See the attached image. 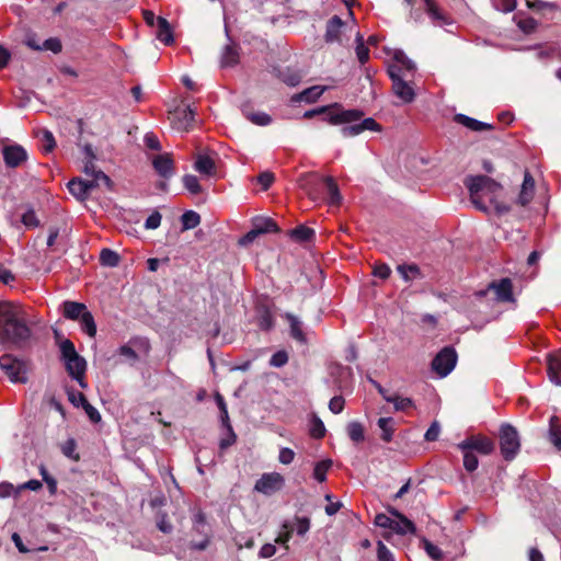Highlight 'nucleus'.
I'll return each instance as SVG.
<instances>
[{"instance_id": "f257e3e1", "label": "nucleus", "mask_w": 561, "mask_h": 561, "mask_svg": "<svg viewBox=\"0 0 561 561\" xmlns=\"http://www.w3.org/2000/svg\"><path fill=\"white\" fill-rule=\"evenodd\" d=\"M25 308L12 301H0V343L16 346L26 344L32 337Z\"/></svg>"}, {"instance_id": "f03ea898", "label": "nucleus", "mask_w": 561, "mask_h": 561, "mask_svg": "<svg viewBox=\"0 0 561 561\" xmlns=\"http://www.w3.org/2000/svg\"><path fill=\"white\" fill-rule=\"evenodd\" d=\"M465 185L468 187L470 201L477 209L483 213H489L491 208L497 213L507 210L497 202L502 186L493 179L485 175L469 176L465 180Z\"/></svg>"}, {"instance_id": "7ed1b4c3", "label": "nucleus", "mask_w": 561, "mask_h": 561, "mask_svg": "<svg viewBox=\"0 0 561 561\" xmlns=\"http://www.w3.org/2000/svg\"><path fill=\"white\" fill-rule=\"evenodd\" d=\"M59 351L69 376L78 381L81 388H87L88 385L84 380L87 362L77 353L75 344L68 339L61 340L59 342Z\"/></svg>"}, {"instance_id": "20e7f679", "label": "nucleus", "mask_w": 561, "mask_h": 561, "mask_svg": "<svg viewBox=\"0 0 561 561\" xmlns=\"http://www.w3.org/2000/svg\"><path fill=\"white\" fill-rule=\"evenodd\" d=\"M101 185L111 186V179L105 173H100L96 180L73 179L68 183V188L77 199L84 201L94 188Z\"/></svg>"}, {"instance_id": "39448f33", "label": "nucleus", "mask_w": 561, "mask_h": 561, "mask_svg": "<svg viewBox=\"0 0 561 561\" xmlns=\"http://www.w3.org/2000/svg\"><path fill=\"white\" fill-rule=\"evenodd\" d=\"M500 448L505 460H513L520 449V440L515 427L503 424L500 428Z\"/></svg>"}, {"instance_id": "423d86ee", "label": "nucleus", "mask_w": 561, "mask_h": 561, "mask_svg": "<svg viewBox=\"0 0 561 561\" xmlns=\"http://www.w3.org/2000/svg\"><path fill=\"white\" fill-rule=\"evenodd\" d=\"M397 519L391 518L386 514H377L375 517V525L381 528H388L399 535L414 534L415 526L401 513H396Z\"/></svg>"}, {"instance_id": "0eeeda50", "label": "nucleus", "mask_w": 561, "mask_h": 561, "mask_svg": "<svg viewBox=\"0 0 561 561\" xmlns=\"http://www.w3.org/2000/svg\"><path fill=\"white\" fill-rule=\"evenodd\" d=\"M329 107L323 114L324 121L331 125L355 123L362 119L364 113L359 110H343L339 103L327 105Z\"/></svg>"}, {"instance_id": "6e6552de", "label": "nucleus", "mask_w": 561, "mask_h": 561, "mask_svg": "<svg viewBox=\"0 0 561 561\" xmlns=\"http://www.w3.org/2000/svg\"><path fill=\"white\" fill-rule=\"evenodd\" d=\"M388 73L390 79L392 80L393 93L403 103H411L415 98V92L413 87L403 78V75L401 73V68H399L396 65H390L388 68Z\"/></svg>"}, {"instance_id": "1a4fd4ad", "label": "nucleus", "mask_w": 561, "mask_h": 561, "mask_svg": "<svg viewBox=\"0 0 561 561\" xmlns=\"http://www.w3.org/2000/svg\"><path fill=\"white\" fill-rule=\"evenodd\" d=\"M0 368L12 382H26V363L13 355L5 354L0 357Z\"/></svg>"}, {"instance_id": "9d476101", "label": "nucleus", "mask_w": 561, "mask_h": 561, "mask_svg": "<svg viewBox=\"0 0 561 561\" xmlns=\"http://www.w3.org/2000/svg\"><path fill=\"white\" fill-rule=\"evenodd\" d=\"M457 363V354L451 347H444L432 360V369L439 376L446 377Z\"/></svg>"}, {"instance_id": "9b49d317", "label": "nucleus", "mask_w": 561, "mask_h": 561, "mask_svg": "<svg viewBox=\"0 0 561 561\" xmlns=\"http://www.w3.org/2000/svg\"><path fill=\"white\" fill-rule=\"evenodd\" d=\"M457 447L459 449H469L470 451H477L481 455H490L494 450V443L492 439L482 435H472L460 442Z\"/></svg>"}, {"instance_id": "f8f14e48", "label": "nucleus", "mask_w": 561, "mask_h": 561, "mask_svg": "<svg viewBox=\"0 0 561 561\" xmlns=\"http://www.w3.org/2000/svg\"><path fill=\"white\" fill-rule=\"evenodd\" d=\"M195 112L190 106H176L170 112L171 125L180 131H187L194 121Z\"/></svg>"}, {"instance_id": "ddd939ff", "label": "nucleus", "mask_w": 561, "mask_h": 561, "mask_svg": "<svg viewBox=\"0 0 561 561\" xmlns=\"http://www.w3.org/2000/svg\"><path fill=\"white\" fill-rule=\"evenodd\" d=\"M285 480L280 473H264L255 483L254 489L265 495H271L284 486Z\"/></svg>"}, {"instance_id": "4468645a", "label": "nucleus", "mask_w": 561, "mask_h": 561, "mask_svg": "<svg viewBox=\"0 0 561 561\" xmlns=\"http://www.w3.org/2000/svg\"><path fill=\"white\" fill-rule=\"evenodd\" d=\"M299 187L312 199H320V184L323 182V178H320L317 173H304L298 179Z\"/></svg>"}, {"instance_id": "2eb2a0df", "label": "nucleus", "mask_w": 561, "mask_h": 561, "mask_svg": "<svg viewBox=\"0 0 561 561\" xmlns=\"http://www.w3.org/2000/svg\"><path fill=\"white\" fill-rule=\"evenodd\" d=\"M151 162L154 171L164 180H169L174 175L175 168L170 153L156 154L152 157Z\"/></svg>"}, {"instance_id": "dca6fc26", "label": "nucleus", "mask_w": 561, "mask_h": 561, "mask_svg": "<svg viewBox=\"0 0 561 561\" xmlns=\"http://www.w3.org/2000/svg\"><path fill=\"white\" fill-rule=\"evenodd\" d=\"M2 153L5 164L10 168H16L27 159L26 150L20 145L5 146Z\"/></svg>"}, {"instance_id": "f3484780", "label": "nucleus", "mask_w": 561, "mask_h": 561, "mask_svg": "<svg viewBox=\"0 0 561 561\" xmlns=\"http://www.w3.org/2000/svg\"><path fill=\"white\" fill-rule=\"evenodd\" d=\"M489 290L495 294V298L502 302H511L513 298V284L510 278H502L499 282H492L488 286Z\"/></svg>"}, {"instance_id": "a211bd4d", "label": "nucleus", "mask_w": 561, "mask_h": 561, "mask_svg": "<svg viewBox=\"0 0 561 561\" xmlns=\"http://www.w3.org/2000/svg\"><path fill=\"white\" fill-rule=\"evenodd\" d=\"M365 130L378 131L380 130V126L376 123L374 118L368 117L357 124L350 123V125L344 126L341 129V134L343 137L348 138L357 136Z\"/></svg>"}, {"instance_id": "6ab92c4d", "label": "nucleus", "mask_w": 561, "mask_h": 561, "mask_svg": "<svg viewBox=\"0 0 561 561\" xmlns=\"http://www.w3.org/2000/svg\"><path fill=\"white\" fill-rule=\"evenodd\" d=\"M194 529L203 535V539L199 541H191V548L194 550H205L208 546V526L205 520L203 513L198 512L194 516Z\"/></svg>"}, {"instance_id": "aec40b11", "label": "nucleus", "mask_w": 561, "mask_h": 561, "mask_svg": "<svg viewBox=\"0 0 561 561\" xmlns=\"http://www.w3.org/2000/svg\"><path fill=\"white\" fill-rule=\"evenodd\" d=\"M547 367L550 381L561 386V350L547 355Z\"/></svg>"}, {"instance_id": "412c9836", "label": "nucleus", "mask_w": 561, "mask_h": 561, "mask_svg": "<svg viewBox=\"0 0 561 561\" xmlns=\"http://www.w3.org/2000/svg\"><path fill=\"white\" fill-rule=\"evenodd\" d=\"M61 311L66 319L78 321L88 311V308L82 302L66 300L61 305Z\"/></svg>"}, {"instance_id": "4be33fe9", "label": "nucleus", "mask_w": 561, "mask_h": 561, "mask_svg": "<svg viewBox=\"0 0 561 561\" xmlns=\"http://www.w3.org/2000/svg\"><path fill=\"white\" fill-rule=\"evenodd\" d=\"M425 11L431 18L432 22L436 26H444L451 24V21L448 16H446L435 4L433 0H423Z\"/></svg>"}, {"instance_id": "5701e85b", "label": "nucleus", "mask_w": 561, "mask_h": 561, "mask_svg": "<svg viewBox=\"0 0 561 561\" xmlns=\"http://www.w3.org/2000/svg\"><path fill=\"white\" fill-rule=\"evenodd\" d=\"M534 193L535 180L533 179L530 173L526 171L517 202L522 206H526L533 199Z\"/></svg>"}, {"instance_id": "b1692460", "label": "nucleus", "mask_w": 561, "mask_h": 561, "mask_svg": "<svg viewBox=\"0 0 561 561\" xmlns=\"http://www.w3.org/2000/svg\"><path fill=\"white\" fill-rule=\"evenodd\" d=\"M327 89L328 87L325 85H313L294 95L293 100L302 101L306 103H313L327 91Z\"/></svg>"}, {"instance_id": "393cba45", "label": "nucleus", "mask_w": 561, "mask_h": 561, "mask_svg": "<svg viewBox=\"0 0 561 561\" xmlns=\"http://www.w3.org/2000/svg\"><path fill=\"white\" fill-rule=\"evenodd\" d=\"M455 121L473 131L489 130L492 128V125L484 123V122H480V121L469 117L465 114H457L455 116Z\"/></svg>"}, {"instance_id": "a878e982", "label": "nucleus", "mask_w": 561, "mask_h": 561, "mask_svg": "<svg viewBox=\"0 0 561 561\" xmlns=\"http://www.w3.org/2000/svg\"><path fill=\"white\" fill-rule=\"evenodd\" d=\"M343 26L344 23L337 15L331 18L327 24L325 41L328 43L337 42Z\"/></svg>"}, {"instance_id": "bb28decb", "label": "nucleus", "mask_w": 561, "mask_h": 561, "mask_svg": "<svg viewBox=\"0 0 561 561\" xmlns=\"http://www.w3.org/2000/svg\"><path fill=\"white\" fill-rule=\"evenodd\" d=\"M194 169L202 175H214L216 172L215 161L206 154H198Z\"/></svg>"}, {"instance_id": "cd10ccee", "label": "nucleus", "mask_w": 561, "mask_h": 561, "mask_svg": "<svg viewBox=\"0 0 561 561\" xmlns=\"http://www.w3.org/2000/svg\"><path fill=\"white\" fill-rule=\"evenodd\" d=\"M284 317L289 323L291 337L300 343H306V335L302 331V323L299 318L289 312L285 313Z\"/></svg>"}, {"instance_id": "c85d7f7f", "label": "nucleus", "mask_w": 561, "mask_h": 561, "mask_svg": "<svg viewBox=\"0 0 561 561\" xmlns=\"http://www.w3.org/2000/svg\"><path fill=\"white\" fill-rule=\"evenodd\" d=\"M157 38L165 45H170L174 41L170 24L162 16L157 19Z\"/></svg>"}, {"instance_id": "c756f323", "label": "nucleus", "mask_w": 561, "mask_h": 561, "mask_svg": "<svg viewBox=\"0 0 561 561\" xmlns=\"http://www.w3.org/2000/svg\"><path fill=\"white\" fill-rule=\"evenodd\" d=\"M393 59V65L401 68V73L403 75V78L408 77V73H412L415 70V64L411 59H409L403 51H396Z\"/></svg>"}, {"instance_id": "7c9ffc66", "label": "nucleus", "mask_w": 561, "mask_h": 561, "mask_svg": "<svg viewBox=\"0 0 561 561\" xmlns=\"http://www.w3.org/2000/svg\"><path fill=\"white\" fill-rule=\"evenodd\" d=\"M377 425L381 431V439L387 443L391 442L396 431L394 420L392 417H380Z\"/></svg>"}, {"instance_id": "2f4dec72", "label": "nucleus", "mask_w": 561, "mask_h": 561, "mask_svg": "<svg viewBox=\"0 0 561 561\" xmlns=\"http://www.w3.org/2000/svg\"><path fill=\"white\" fill-rule=\"evenodd\" d=\"M323 183L325 184V187L328 191L329 204L332 206L340 205V203L342 201V196L340 194V191H339V187H337V184L335 183V181L332 178L328 176V178H323Z\"/></svg>"}, {"instance_id": "473e14b6", "label": "nucleus", "mask_w": 561, "mask_h": 561, "mask_svg": "<svg viewBox=\"0 0 561 561\" xmlns=\"http://www.w3.org/2000/svg\"><path fill=\"white\" fill-rule=\"evenodd\" d=\"M78 321L82 332H84L90 337H94L96 335V324L92 313L89 310L85 311V313Z\"/></svg>"}, {"instance_id": "72a5a7b5", "label": "nucleus", "mask_w": 561, "mask_h": 561, "mask_svg": "<svg viewBox=\"0 0 561 561\" xmlns=\"http://www.w3.org/2000/svg\"><path fill=\"white\" fill-rule=\"evenodd\" d=\"M549 439L558 450H561V423L554 416L550 419Z\"/></svg>"}, {"instance_id": "f704fd0d", "label": "nucleus", "mask_w": 561, "mask_h": 561, "mask_svg": "<svg viewBox=\"0 0 561 561\" xmlns=\"http://www.w3.org/2000/svg\"><path fill=\"white\" fill-rule=\"evenodd\" d=\"M36 135L41 141L42 150L46 153L51 152L56 147V141L51 131L47 129H41Z\"/></svg>"}, {"instance_id": "c9c22d12", "label": "nucleus", "mask_w": 561, "mask_h": 561, "mask_svg": "<svg viewBox=\"0 0 561 561\" xmlns=\"http://www.w3.org/2000/svg\"><path fill=\"white\" fill-rule=\"evenodd\" d=\"M84 151H85L88 157H90L91 159L94 158L92 149H91L90 146H85L84 147ZM83 172H84V174L87 176V180H96L98 175L100 173H104L103 171L96 169V167H95V164L93 163L92 160L88 161L84 164Z\"/></svg>"}, {"instance_id": "e433bc0d", "label": "nucleus", "mask_w": 561, "mask_h": 561, "mask_svg": "<svg viewBox=\"0 0 561 561\" xmlns=\"http://www.w3.org/2000/svg\"><path fill=\"white\" fill-rule=\"evenodd\" d=\"M253 226L255 227V231L260 234L276 232L278 230L276 222L271 218H257L254 220Z\"/></svg>"}, {"instance_id": "4c0bfd02", "label": "nucleus", "mask_w": 561, "mask_h": 561, "mask_svg": "<svg viewBox=\"0 0 561 561\" xmlns=\"http://www.w3.org/2000/svg\"><path fill=\"white\" fill-rule=\"evenodd\" d=\"M385 400L394 405L396 411H405L413 405L410 398L400 397L398 394L385 396Z\"/></svg>"}, {"instance_id": "58836bf2", "label": "nucleus", "mask_w": 561, "mask_h": 561, "mask_svg": "<svg viewBox=\"0 0 561 561\" xmlns=\"http://www.w3.org/2000/svg\"><path fill=\"white\" fill-rule=\"evenodd\" d=\"M183 230H190L197 227L201 222V216L194 210H187L181 216Z\"/></svg>"}, {"instance_id": "ea45409f", "label": "nucleus", "mask_w": 561, "mask_h": 561, "mask_svg": "<svg viewBox=\"0 0 561 561\" xmlns=\"http://www.w3.org/2000/svg\"><path fill=\"white\" fill-rule=\"evenodd\" d=\"M331 466H332V460H330V459H325V460L317 462L313 468V478L320 483L324 482L327 479V473H328L329 469L331 468Z\"/></svg>"}, {"instance_id": "a19ab883", "label": "nucleus", "mask_w": 561, "mask_h": 561, "mask_svg": "<svg viewBox=\"0 0 561 561\" xmlns=\"http://www.w3.org/2000/svg\"><path fill=\"white\" fill-rule=\"evenodd\" d=\"M100 262L103 266L115 267L119 263V255L111 249H103L100 253Z\"/></svg>"}, {"instance_id": "79ce46f5", "label": "nucleus", "mask_w": 561, "mask_h": 561, "mask_svg": "<svg viewBox=\"0 0 561 561\" xmlns=\"http://www.w3.org/2000/svg\"><path fill=\"white\" fill-rule=\"evenodd\" d=\"M294 531V524L289 522H284L282 525V529L278 533L275 541L279 545L285 546V549H288L287 542L289 541L291 534Z\"/></svg>"}, {"instance_id": "37998d69", "label": "nucleus", "mask_w": 561, "mask_h": 561, "mask_svg": "<svg viewBox=\"0 0 561 561\" xmlns=\"http://www.w3.org/2000/svg\"><path fill=\"white\" fill-rule=\"evenodd\" d=\"M239 54L236 47L227 45L221 56V66L230 67L238 62Z\"/></svg>"}, {"instance_id": "c03bdc74", "label": "nucleus", "mask_w": 561, "mask_h": 561, "mask_svg": "<svg viewBox=\"0 0 561 561\" xmlns=\"http://www.w3.org/2000/svg\"><path fill=\"white\" fill-rule=\"evenodd\" d=\"M347 434L354 443L363 442L365 438L364 427L359 422H356V421L348 423Z\"/></svg>"}, {"instance_id": "a18cd8bd", "label": "nucleus", "mask_w": 561, "mask_h": 561, "mask_svg": "<svg viewBox=\"0 0 561 561\" xmlns=\"http://www.w3.org/2000/svg\"><path fill=\"white\" fill-rule=\"evenodd\" d=\"M290 236L297 241L305 242L311 240L314 236V231L311 228L299 226L291 230Z\"/></svg>"}, {"instance_id": "49530a36", "label": "nucleus", "mask_w": 561, "mask_h": 561, "mask_svg": "<svg viewBox=\"0 0 561 561\" xmlns=\"http://www.w3.org/2000/svg\"><path fill=\"white\" fill-rule=\"evenodd\" d=\"M245 116L251 123L257 126H267L272 123V117L265 112L245 113Z\"/></svg>"}, {"instance_id": "de8ad7c7", "label": "nucleus", "mask_w": 561, "mask_h": 561, "mask_svg": "<svg viewBox=\"0 0 561 561\" xmlns=\"http://www.w3.org/2000/svg\"><path fill=\"white\" fill-rule=\"evenodd\" d=\"M397 271L399 272L401 277L404 280H407V282L413 279L414 277H416L420 274V268L415 264H411V265L402 264V265H399L397 267Z\"/></svg>"}, {"instance_id": "09e8293b", "label": "nucleus", "mask_w": 561, "mask_h": 561, "mask_svg": "<svg viewBox=\"0 0 561 561\" xmlns=\"http://www.w3.org/2000/svg\"><path fill=\"white\" fill-rule=\"evenodd\" d=\"M183 185L184 187L192 194H198L202 192V186L197 176L192 174H186L183 176Z\"/></svg>"}, {"instance_id": "8fccbe9b", "label": "nucleus", "mask_w": 561, "mask_h": 561, "mask_svg": "<svg viewBox=\"0 0 561 561\" xmlns=\"http://www.w3.org/2000/svg\"><path fill=\"white\" fill-rule=\"evenodd\" d=\"M463 454V467L467 471L472 472L479 466L477 456L469 449H460Z\"/></svg>"}, {"instance_id": "3c124183", "label": "nucleus", "mask_w": 561, "mask_h": 561, "mask_svg": "<svg viewBox=\"0 0 561 561\" xmlns=\"http://www.w3.org/2000/svg\"><path fill=\"white\" fill-rule=\"evenodd\" d=\"M77 450V443L73 438H69L67 439L62 445H61V451L62 454L72 459V460H79V454L76 451Z\"/></svg>"}, {"instance_id": "603ef678", "label": "nucleus", "mask_w": 561, "mask_h": 561, "mask_svg": "<svg viewBox=\"0 0 561 561\" xmlns=\"http://www.w3.org/2000/svg\"><path fill=\"white\" fill-rule=\"evenodd\" d=\"M294 524V531L299 536L306 535L310 529V520L307 517H296L294 520H288Z\"/></svg>"}, {"instance_id": "864d4df0", "label": "nucleus", "mask_w": 561, "mask_h": 561, "mask_svg": "<svg viewBox=\"0 0 561 561\" xmlns=\"http://www.w3.org/2000/svg\"><path fill=\"white\" fill-rule=\"evenodd\" d=\"M324 434L325 427L323 422L318 416H313L310 424V435L314 438H321Z\"/></svg>"}, {"instance_id": "5fc2aeb1", "label": "nucleus", "mask_w": 561, "mask_h": 561, "mask_svg": "<svg viewBox=\"0 0 561 561\" xmlns=\"http://www.w3.org/2000/svg\"><path fill=\"white\" fill-rule=\"evenodd\" d=\"M215 401L220 411V420L222 422V425L229 426L228 409H227V404L225 402L224 397L220 393H216Z\"/></svg>"}, {"instance_id": "6e6d98bb", "label": "nucleus", "mask_w": 561, "mask_h": 561, "mask_svg": "<svg viewBox=\"0 0 561 561\" xmlns=\"http://www.w3.org/2000/svg\"><path fill=\"white\" fill-rule=\"evenodd\" d=\"M356 42H357V46H356L357 58L360 64H365L369 58V50L364 45L363 37L360 36L359 33H357Z\"/></svg>"}, {"instance_id": "4d7b16f0", "label": "nucleus", "mask_w": 561, "mask_h": 561, "mask_svg": "<svg viewBox=\"0 0 561 561\" xmlns=\"http://www.w3.org/2000/svg\"><path fill=\"white\" fill-rule=\"evenodd\" d=\"M61 49H62L61 42L57 37H50V38L45 39L41 46V50H50L55 54L60 53Z\"/></svg>"}, {"instance_id": "13d9d810", "label": "nucleus", "mask_w": 561, "mask_h": 561, "mask_svg": "<svg viewBox=\"0 0 561 561\" xmlns=\"http://www.w3.org/2000/svg\"><path fill=\"white\" fill-rule=\"evenodd\" d=\"M424 549L426 553L435 561H442L444 553L440 548L428 540H424Z\"/></svg>"}, {"instance_id": "bf43d9fd", "label": "nucleus", "mask_w": 561, "mask_h": 561, "mask_svg": "<svg viewBox=\"0 0 561 561\" xmlns=\"http://www.w3.org/2000/svg\"><path fill=\"white\" fill-rule=\"evenodd\" d=\"M23 225L27 228H36L39 225V221L36 217V214L33 209H27L21 218Z\"/></svg>"}, {"instance_id": "052dcab7", "label": "nucleus", "mask_w": 561, "mask_h": 561, "mask_svg": "<svg viewBox=\"0 0 561 561\" xmlns=\"http://www.w3.org/2000/svg\"><path fill=\"white\" fill-rule=\"evenodd\" d=\"M494 8L504 13L512 12L516 8V0H493Z\"/></svg>"}, {"instance_id": "680f3d73", "label": "nucleus", "mask_w": 561, "mask_h": 561, "mask_svg": "<svg viewBox=\"0 0 561 561\" xmlns=\"http://www.w3.org/2000/svg\"><path fill=\"white\" fill-rule=\"evenodd\" d=\"M288 362V354L285 351H278L270 359V365L273 367H283Z\"/></svg>"}, {"instance_id": "e2e57ef3", "label": "nucleus", "mask_w": 561, "mask_h": 561, "mask_svg": "<svg viewBox=\"0 0 561 561\" xmlns=\"http://www.w3.org/2000/svg\"><path fill=\"white\" fill-rule=\"evenodd\" d=\"M68 400L75 405V407H81L88 400L85 396L77 390L69 389L67 390Z\"/></svg>"}, {"instance_id": "0e129e2a", "label": "nucleus", "mask_w": 561, "mask_h": 561, "mask_svg": "<svg viewBox=\"0 0 561 561\" xmlns=\"http://www.w3.org/2000/svg\"><path fill=\"white\" fill-rule=\"evenodd\" d=\"M517 25L524 33L529 34L536 30L538 23L534 18H526V19L519 20L517 22Z\"/></svg>"}, {"instance_id": "69168bd1", "label": "nucleus", "mask_w": 561, "mask_h": 561, "mask_svg": "<svg viewBox=\"0 0 561 561\" xmlns=\"http://www.w3.org/2000/svg\"><path fill=\"white\" fill-rule=\"evenodd\" d=\"M161 214L158 210L152 211L145 221V228L149 230L157 229L161 225Z\"/></svg>"}, {"instance_id": "338daca9", "label": "nucleus", "mask_w": 561, "mask_h": 561, "mask_svg": "<svg viewBox=\"0 0 561 561\" xmlns=\"http://www.w3.org/2000/svg\"><path fill=\"white\" fill-rule=\"evenodd\" d=\"M377 557L378 561H394L392 552L382 541H378Z\"/></svg>"}, {"instance_id": "774afa93", "label": "nucleus", "mask_w": 561, "mask_h": 561, "mask_svg": "<svg viewBox=\"0 0 561 561\" xmlns=\"http://www.w3.org/2000/svg\"><path fill=\"white\" fill-rule=\"evenodd\" d=\"M20 491H16V488L10 482L3 481L0 483V499H7L11 495L16 496Z\"/></svg>"}]
</instances>
